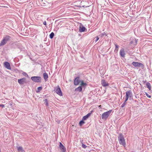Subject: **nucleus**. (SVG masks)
<instances>
[{
	"mask_svg": "<svg viewBox=\"0 0 152 152\" xmlns=\"http://www.w3.org/2000/svg\"><path fill=\"white\" fill-rule=\"evenodd\" d=\"M18 150L19 152H23L24 151L23 148L21 147H19L18 148Z\"/></svg>",
	"mask_w": 152,
	"mask_h": 152,
	"instance_id": "nucleus-19",
	"label": "nucleus"
},
{
	"mask_svg": "<svg viewBox=\"0 0 152 152\" xmlns=\"http://www.w3.org/2000/svg\"><path fill=\"white\" fill-rule=\"evenodd\" d=\"M101 107V105H100V106H99V107Z\"/></svg>",
	"mask_w": 152,
	"mask_h": 152,
	"instance_id": "nucleus-36",
	"label": "nucleus"
},
{
	"mask_svg": "<svg viewBox=\"0 0 152 152\" xmlns=\"http://www.w3.org/2000/svg\"><path fill=\"white\" fill-rule=\"evenodd\" d=\"M91 114V113H88L86 115L83 116L82 118V120H86L88 117Z\"/></svg>",
	"mask_w": 152,
	"mask_h": 152,
	"instance_id": "nucleus-14",
	"label": "nucleus"
},
{
	"mask_svg": "<svg viewBox=\"0 0 152 152\" xmlns=\"http://www.w3.org/2000/svg\"><path fill=\"white\" fill-rule=\"evenodd\" d=\"M43 24L45 25H46V21H45L44 22H43Z\"/></svg>",
	"mask_w": 152,
	"mask_h": 152,
	"instance_id": "nucleus-35",
	"label": "nucleus"
},
{
	"mask_svg": "<svg viewBox=\"0 0 152 152\" xmlns=\"http://www.w3.org/2000/svg\"><path fill=\"white\" fill-rule=\"evenodd\" d=\"M137 42V40L136 39H135L134 41L131 42L130 43L131 44H133L134 45H136Z\"/></svg>",
	"mask_w": 152,
	"mask_h": 152,
	"instance_id": "nucleus-18",
	"label": "nucleus"
},
{
	"mask_svg": "<svg viewBox=\"0 0 152 152\" xmlns=\"http://www.w3.org/2000/svg\"><path fill=\"white\" fill-rule=\"evenodd\" d=\"M111 111L112 110H111L103 113L101 116L102 118V119H104L105 120H106L109 116L110 115L111 112Z\"/></svg>",
	"mask_w": 152,
	"mask_h": 152,
	"instance_id": "nucleus-2",
	"label": "nucleus"
},
{
	"mask_svg": "<svg viewBox=\"0 0 152 152\" xmlns=\"http://www.w3.org/2000/svg\"><path fill=\"white\" fill-rule=\"evenodd\" d=\"M86 84L85 83H84L83 81H82L81 83V85L82 86H84Z\"/></svg>",
	"mask_w": 152,
	"mask_h": 152,
	"instance_id": "nucleus-32",
	"label": "nucleus"
},
{
	"mask_svg": "<svg viewBox=\"0 0 152 152\" xmlns=\"http://www.w3.org/2000/svg\"><path fill=\"white\" fill-rule=\"evenodd\" d=\"M84 120H82L79 122V124L80 126L82 125L83 124L85 123V122L83 121Z\"/></svg>",
	"mask_w": 152,
	"mask_h": 152,
	"instance_id": "nucleus-24",
	"label": "nucleus"
},
{
	"mask_svg": "<svg viewBox=\"0 0 152 152\" xmlns=\"http://www.w3.org/2000/svg\"><path fill=\"white\" fill-rule=\"evenodd\" d=\"M44 78L45 80H47L48 78V74L47 73H45L43 74Z\"/></svg>",
	"mask_w": 152,
	"mask_h": 152,
	"instance_id": "nucleus-15",
	"label": "nucleus"
},
{
	"mask_svg": "<svg viewBox=\"0 0 152 152\" xmlns=\"http://www.w3.org/2000/svg\"><path fill=\"white\" fill-rule=\"evenodd\" d=\"M44 101L45 102V103L46 106H48V100L47 99H45L44 100Z\"/></svg>",
	"mask_w": 152,
	"mask_h": 152,
	"instance_id": "nucleus-23",
	"label": "nucleus"
},
{
	"mask_svg": "<svg viewBox=\"0 0 152 152\" xmlns=\"http://www.w3.org/2000/svg\"><path fill=\"white\" fill-rule=\"evenodd\" d=\"M145 95L146 96L149 98H151V96L149 95L147 93L145 92Z\"/></svg>",
	"mask_w": 152,
	"mask_h": 152,
	"instance_id": "nucleus-28",
	"label": "nucleus"
},
{
	"mask_svg": "<svg viewBox=\"0 0 152 152\" xmlns=\"http://www.w3.org/2000/svg\"><path fill=\"white\" fill-rule=\"evenodd\" d=\"M85 28L83 26L80 27L79 28V31L80 32H83L85 30Z\"/></svg>",
	"mask_w": 152,
	"mask_h": 152,
	"instance_id": "nucleus-16",
	"label": "nucleus"
},
{
	"mask_svg": "<svg viewBox=\"0 0 152 152\" xmlns=\"http://www.w3.org/2000/svg\"><path fill=\"white\" fill-rule=\"evenodd\" d=\"M104 35H105L106 36H107V35L105 33V32H104L102 34H100L99 35V36L100 37H103V36Z\"/></svg>",
	"mask_w": 152,
	"mask_h": 152,
	"instance_id": "nucleus-25",
	"label": "nucleus"
},
{
	"mask_svg": "<svg viewBox=\"0 0 152 152\" xmlns=\"http://www.w3.org/2000/svg\"><path fill=\"white\" fill-rule=\"evenodd\" d=\"M118 140L119 143L125 147L126 145L125 140L122 134H119Z\"/></svg>",
	"mask_w": 152,
	"mask_h": 152,
	"instance_id": "nucleus-1",
	"label": "nucleus"
},
{
	"mask_svg": "<svg viewBox=\"0 0 152 152\" xmlns=\"http://www.w3.org/2000/svg\"><path fill=\"white\" fill-rule=\"evenodd\" d=\"M75 91H81L82 90V88L81 86H79L75 89Z\"/></svg>",
	"mask_w": 152,
	"mask_h": 152,
	"instance_id": "nucleus-20",
	"label": "nucleus"
},
{
	"mask_svg": "<svg viewBox=\"0 0 152 152\" xmlns=\"http://www.w3.org/2000/svg\"><path fill=\"white\" fill-rule=\"evenodd\" d=\"M129 98L128 97H126V96L125 97V102H126V101L128 100V99Z\"/></svg>",
	"mask_w": 152,
	"mask_h": 152,
	"instance_id": "nucleus-31",
	"label": "nucleus"
},
{
	"mask_svg": "<svg viewBox=\"0 0 152 152\" xmlns=\"http://www.w3.org/2000/svg\"><path fill=\"white\" fill-rule=\"evenodd\" d=\"M147 87L150 90H151V86L150 83L148 82L146 84Z\"/></svg>",
	"mask_w": 152,
	"mask_h": 152,
	"instance_id": "nucleus-17",
	"label": "nucleus"
},
{
	"mask_svg": "<svg viewBox=\"0 0 152 152\" xmlns=\"http://www.w3.org/2000/svg\"><path fill=\"white\" fill-rule=\"evenodd\" d=\"M0 107H4V105L3 104H0Z\"/></svg>",
	"mask_w": 152,
	"mask_h": 152,
	"instance_id": "nucleus-34",
	"label": "nucleus"
},
{
	"mask_svg": "<svg viewBox=\"0 0 152 152\" xmlns=\"http://www.w3.org/2000/svg\"><path fill=\"white\" fill-rule=\"evenodd\" d=\"M18 83L20 85L24 84L26 83V79L25 78H23L18 80Z\"/></svg>",
	"mask_w": 152,
	"mask_h": 152,
	"instance_id": "nucleus-7",
	"label": "nucleus"
},
{
	"mask_svg": "<svg viewBox=\"0 0 152 152\" xmlns=\"http://www.w3.org/2000/svg\"><path fill=\"white\" fill-rule=\"evenodd\" d=\"M82 147L83 148H86V147H87V146L86 145H85V144H84L83 143L82 144Z\"/></svg>",
	"mask_w": 152,
	"mask_h": 152,
	"instance_id": "nucleus-29",
	"label": "nucleus"
},
{
	"mask_svg": "<svg viewBox=\"0 0 152 152\" xmlns=\"http://www.w3.org/2000/svg\"><path fill=\"white\" fill-rule=\"evenodd\" d=\"M126 96L128 98L132 97V92L130 91H127L126 92Z\"/></svg>",
	"mask_w": 152,
	"mask_h": 152,
	"instance_id": "nucleus-11",
	"label": "nucleus"
},
{
	"mask_svg": "<svg viewBox=\"0 0 152 152\" xmlns=\"http://www.w3.org/2000/svg\"><path fill=\"white\" fill-rule=\"evenodd\" d=\"M59 147L62 152H65L66 151V148L65 147L61 142L59 143Z\"/></svg>",
	"mask_w": 152,
	"mask_h": 152,
	"instance_id": "nucleus-8",
	"label": "nucleus"
},
{
	"mask_svg": "<svg viewBox=\"0 0 152 152\" xmlns=\"http://www.w3.org/2000/svg\"><path fill=\"white\" fill-rule=\"evenodd\" d=\"M79 77L76 78L74 80V84L75 85H77L79 83Z\"/></svg>",
	"mask_w": 152,
	"mask_h": 152,
	"instance_id": "nucleus-13",
	"label": "nucleus"
},
{
	"mask_svg": "<svg viewBox=\"0 0 152 152\" xmlns=\"http://www.w3.org/2000/svg\"><path fill=\"white\" fill-rule=\"evenodd\" d=\"M120 54L122 57H124L125 55V53L124 48H122L120 50Z\"/></svg>",
	"mask_w": 152,
	"mask_h": 152,
	"instance_id": "nucleus-9",
	"label": "nucleus"
},
{
	"mask_svg": "<svg viewBox=\"0 0 152 152\" xmlns=\"http://www.w3.org/2000/svg\"><path fill=\"white\" fill-rule=\"evenodd\" d=\"M31 79L32 81L37 83L40 82L41 81V77H32Z\"/></svg>",
	"mask_w": 152,
	"mask_h": 152,
	"instance_id": "nucleus-4",
	"label": "nucleus"
},
{
	"mask_svg": "<svg viewBox=\"0 0 152 152\" xmlns=\"http://www.w3.org/2000/svg\"><path fill=\"white\" fill-rule=\"evenodd\" d=\"M96 39L95 40V41L96 42L99 40V37L98 36H97L96 37Z\"/></svg>",
	"mask_w": 152,
	"mask_h": 152,
	"instance_id": "nucleus-30",
	"label": "nucleus"
},
{
	"mask_svg": "<svg viewBox=\"0 0 152 152\" xmlns=\"http://www.w3.org/2000/svg\"><path fill=\"white\" fill-rule=\"evenodd\" d=\"M132 64L135 67H139L141 66L142 67H143V65L141 63H138L137 62H133L132 63Z\"/></svg>",
	"mask_w": 152,
	"mask_h": 152,
	"instance_id": "nucleus-5",
	"label": "nucleus"
},
{
	"mask_svg": "<svg viewBox=\"0 0 152 152\" xmlns=\"http://www.w3.org/2000/svg\"><path fill=\"white\" fill-rule=\"evenodd\" d=\"M115 51L117 53L118 50V48H119V46L116 44L115 45Z\"/></svg>",
	"mask_w": 152,
	"mask_h": 152,
	"instance_id": "nucleus-21",
	"label": "nucleus"
},
{
	"mask_svg": "<svg viewBox=\"0 0 152 152\" xmlns=\"http://www.w3.org/2000/svg\"><path fill=\"white\" fill-rule=\"evenodd\" d=\"M126 102H124L123 103V104L121 105V107L122 108H123L126 105Z\"/></svg>",
	"mask_w": 152,
	"mask_h": 152,
	"instance_id": "nucleus-27",
	"label": "nucleus"
},
{
	"mask_svg": "<svg viewBox=\"0 0 152 152\" xmlns=\"http://www.w3.org/2000/svg\"><path fill=\"white\" fill-rule=\"evenodd\" d=\"M10 37L9 36H6L4 37L3 39L1 41L0 44V46H2L4 45L10 39Z\"/></svg>",
	"mask_w": 152,
	"mask_h": 152,
	"instance_id": "nucleus-3",
	"label": "nucleus"
},
{
	"mask_svg": "<svg viewBox=\"0 0 152 152\" xmlns=\"http://www.w3.org/2000/svg\"><path fill=\"white\" fill-rule=\"evenodd\" d=\"M55 92L56 93L60 95V96H62V93L61 90L59 86H58L55 89Z\"/></svg>",
	"mask_w": 152,
	"mask_h": 152,
	"instance_id": "nucleus-6",
	"label": "nucleus"
},
{
	"mask_svg": "<svg viewBox=\"0 0 152 152\" xmlns=\"http://www.w3.org/2000/svg\"><path fill=\"white\" fill-rule=\"evenodd\" d=\"M42 89V87H38L37 89V92H39Z\"/></svg>",
	"mask_w": 152,
	"mask_h": 152,
	"instance_id": "nucleus-26",
	"label": "nucleus"
},
{
	"mask_svg": "<svg viewBox=\"0 0 152 152\" xmlns=\"http://www.w3.org/2000/svg\"><path fill=\"white\" fill-rule=\"evenodd\" d=\"M54 33L53 32H52L50 35V37L51 39H52L54 36Z\"/></svg>",
	"mask_w": 152,
	"mask_h": 152,
	"instance_id": "nucleus-22",
	"label": "nucleus"
},
{
	"mask_svg": "<svg viewBox=\"0 0 152 152\" xmlns=\"http://www.w3.org/2000/svg\"><path fill=\"white\" fill-rule=\"evenodd\" d=\"M4 66L7 69H11L10 65L9 63L7 62H5L4 63Z\"/></svg>",
	"mask_w": 152,
	"mask_h": 152,
	"instance_id": "nucleus-10",
	"label": "nucleus"
},
{
	"mask_svg": "<svg viewBox=\"0 0 152 152\" xmlns=\"http://www.w3.org/2000/svg\"><path fill=\"white\" fill-rule=\"evenodd\" d=\"M23 75H24V76H28V75L25 72H23Z\"/></svg>",
	"mask_w": 152,
	"mask_h": 152,
	"instance_id": "nucleus-33",
	"label": "nucleus"
},
{
	"mask_svg": "<svg viewBox=\"0 0 152 152\" xmlns=\"http://www.w3.org/2000/svg\"><path fill=\"white\" fill-rule=\"evenodd\" d=\"M101 83L102 85L103 86L105 87L108 86V83L106 82L104 80H102Z\"/></svg>",
	"mask_w": 152,
	"mask_h": 152,
	"instance_id": "nucleus-12",
	"label": "nucleus"
}]
</instances>
